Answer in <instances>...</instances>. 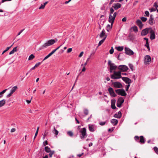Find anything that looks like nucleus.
Instances as JSON below:
<instances>
[{"label": "nucleus", "instance_id": "obj_1", "mask_svg": "<svg viewBox=\"0 0 158 158\" xmlns=\"http://www.w3.org/2000/svg\"><path fill=\"white\" fill-rule=\"evenodd\" d=\"M114 11V10L113 8L111 7L110 8V12L109 19L111 21L114 22L115 19L117 14V12H115L113 13Z\"/></svg>", "mask_w": 158, "mask_h": 158}, {"label": "nucleus", "instance_id": "obj_2", "mask_svg": "<svg viewBox=\"0 0 158 158\" xmlns=\"http://www.w3.org/2000/svg\"><path fill=\"white\" fill-rule=\"evenodd\" d=\"M56 42V41L54 39L49 40L41 47V49L46 48L48 47L53 44Z\"/></svg>", "mask_w": 158, "mask_h": 158}, {"label": "nucleus", "instance_id": "obj_3", "mask_svg": "<svg viewBox=\"0 0 158 158\" xmlns=\"http://www.w3.org/2000/svg\"><path fill=\"white\" fill-rule=\"evenodd\" d=\"M111 77L113 79H118L121 78V72L120 71L114 72L113 74L111 75Z\"/></svg>", "mask_w": 158, "mask_h": 158}, {"label": "nucleus", "instance_id": "obj_4", "mask_svg": "<svg viewBox=\"0 0 158 158\" xmlns=\"http://www.w3.org/2000/svg\"><path fill=\"white\" fill-rule=\"evenodd\" d=\"M108 64L110 68V73H112L113 70H115L117 68V66L114 64L112 63L110 60H108Z\"/></svg>", "mask_w": 158, "mask_h": 158}, {"label": "nucleus", "instance_id": "obj_5", "mask_svg": "<svg viewBox=\"0 0 158 158\" xmlns=\"http://www.w3.org/2000/svg\"><path fill=\"white\" fill-rule=\"evenodd\" d=\"M115 91L116 93L118 95L123 96H125L127 95V93H126L125 90L123 89H118L116 90Z\"/></svg>", "mask_w": 158, "mask_h": 158}, {"label": "nucleus", "instance_id": "obj_6", "mask_svg": "<svg viewBox=\"0 0 158 158\" xmlns=\"http://www.w3.org/2000/svg\"><path fill=\"white\" fill-rule=\"evenodd\" d=\"M125 53L127 55L130 56L133 55L134 54L133 51L129 48L125 47Z\"/></svg>", "mask_w": 158, "mask_h": 158}, {"label": "nucleus", "instance_id": "obj_7", "mask_svg": "<svg viewBox=\"0 0 158 158\" xmlns=\"http://www.w3.org/2000/svg\"><path fill=\"white\" fill-rule=\"evenodd\" d=\"M108 22L111 23V25L108 24L106 28V30L108 31H109L112 29V26L113 25V23H114V21H111L110 19H108Z\"/></svg>", "mask_w": 158, "mask_h": 158}, {"label": "nucleus", "instance_id": "obj_8", "mask_svg": "<svg viewBox=\"0 0 158 158\" xmlns=\"http://www.w3.org/2000/svg\"><path fill=\"white\" fill-rule=\"evenodd\" d=\"M124 102V100L123 99V98H119L117 102V106L118 107H120L121 106L122 104Z\"/></svg>", "mask_w": 158, "mask_h": 158}, {"label": "nucleus", "instance_id": "obj_9", "mask_svg": "<svg viewBox=\"0 0 158 158\" xmlns=\"http://www.w3.org/2000/svg\"><path fill=\"white\" fill-rule=\"evenodd\" d=\"M150 38L152 40L155 39V31L153 30L151 27H150Z\"/></svg>", "mask_w": 158, "mask_h": 158}, {"label": "nucleus", "instance_id": "obj_10", "mask_svg": "<svg viewBox=\"0 0 158 158\" xmlns=\"http://www.w3.org/2000/svg\"><path fill=\"white\" fill-rule=\"evenodd\" d=\"M118 69L122 72L126 71L128 69V67L125 65H120L118 66Z\"/></svg>", "mask_w": 158, "mask_h": 158}, {"label": "nucleus", "instance_id": "obj_11", "mask_svg": "<svg viewBox=\"0 0 158 158\" xmlns=\"http://www.w3.org/2000/svg\"><path fill=\"white\" fill-rule=\"evenodd\" d=\"M80 132L82 137L85 138L86 137V129L85 128H83L81 129L80 131Z\"/></svg>", "mask_w": 158, "mask_h": 158}, {"label": "nucleus", "instance_id": "obj_12", "mask_svg": "<svg viewBox=\"0 0 158 158\" xmlns=\"http://www.w3.org/2000/svg\"><path fill=\"white\" fill-rule=\"evenodd\" d=\"M150 27L146 28L143 30L141 32V35H146L148 33V32H150Z\"/></svg>", "mask_w": 158, "mask_h": 158}, {"label": "nucleus", "instance_id": "obj_13", "mask_svg": "<svg viewBox=\"0 0 158 158\" xmlns=\"http://www.w3.org/2000/svg\"><path fill=\"white\" fill-rule=\"evenodd\" d=\"M121 4L119 3H116L113 4L112 8L115 10H117L121 7Z\"/></svg>", "mask_w": 158, "mask_h": 158}, {"label": "nucleus", "instance_id": "obj_14", "mask_svg": "<svg viewBox=\"0 0 158 158\" xmlns=\"http://www.w3.org/2000/svg\"><path fill=\"white\" fill-rule=\"evenodd\" d=\"M114 87L116 88H121L123 87L122 84L119 82H115L112 83Z\"/></svg>", "mask_w": 158, "mask_h": 158}, {"label": "nucleus", "instance_id": "obj_15", "mask_svg": "<svg viewBox=\"0 0 158 158\" xmlns=\"http://www.w3.org/2000/svg\"><path fill=\"white\" fill-rule=\"evenodd\" d=\"M108 91L111 96H113L114 97H115L117 95L115 94L113 89L110 87L108 89Z\"/></svg>", "mask_w": 158, "mask_h": 158}, {"label": "nucleus", "instance_id": "obj_16", "mask_svg": "<svg viewBox=\"0 0 158 158\" xmlns=\"http://www.w3.org/2000/svg\"><path fill=\"white\" fill-rule=\"evenodd\" d=\"M151 57L148 55H146L145 56L144 58V63L145 64L149 63V62L151 61Z\"/></svg>", "mask_w": 158, "mask_h": 158}, {"label": "nucleus", "instance_id": "obj_17", "mask_svg": "<svg viewBox=\"0 0 158 158\" xmlns=\"http://www.w3.org/2000/svg\"><path fill=\"white\" fill-rule=\"evenodd\" d=\"M17 89V86H15L13 87L10 90V93L7 95V97L9 98L10 97L12 94L16 91Z\"/></svg>", "mask_w": 158, "mask_h": 158}, {"label": "nucleus", "instance_id": "obj_18", "mask_svg": "<svg viewBox=\"0 0 158 158\" xmlns=\"http://www.w3.org/2000/svg\"><path fill=\"white\" fill-rule=\"evenodd\" d=\"M89 129L91 132H94L96 129V127L94 125L89 124L88 125Z\"/></svg>", "mask_w": 158, "mask_h": 158}, {"label": "nucleus", "instance_id": "obj_19", "mask_svg": "<svg viewBox=\"0 0 158 158\" xmlns=\"http://www.w3.org/2000/svg\"><path fill=\"white\" fill-rule=\"evenodd\" d=\"M122 79L127 84H130L132 82L131 80L127 77H123Z\"/></svg>", "mask_w": 158, "mask_h": 158}, {"label": "nucleus", "instance_id": "obj_20", "mask_svg": "<svg viewBox=\"0 0 158 158\" xmlns=\"http://www.w3.org/2000/svg\"><path fill=\"white\" fill-rule=\"evenodd\" d=\"M153 15H151L150 18L148 20V23L151 25H152L153 24L154 22Z\"/></svg>", "mask_w": 158, "mask_h": 158}, {"label": "nucleus", "instance_id": "obj_21", "mask_svg": "<svg viewBox=\"0 0 158 158\" xmlns=\"http://www.w3.org/2000/svg\"><path fill=\"white\" fill-rule=\"evenodd\" d=\"M100 37L101 38L103 37V38H105V39L107 37V35H106L105 31L104 29H103L100 35Z\"/></svg>", "mask_w": 158, "mask_h": 158}, {"label": "nucleus", "instance_id": "obj_22", "mask_svg": "<svg viewBox=\"0 0 158 158\" xmlns=\"http://www.w3.org/2000/svg\"><path fill=\"white\" fill-rule=\"evenodd\" d=\"M136 23L140 29H141L142 28L143 24L140 20H137L136 21Z\"/></svg>", "mask_w": 158, "mask_h": 158}, {"label": "nucleus", "instance_id": "obj_23", "mask_svg": "<svg viewBox=\"0 0 158 158\" xmlns=\"http://www.w3.org/2000/svg\"><path fill=\"white\" fill-rule=\"evenodd\" d=\"M48 3V2L47 1L43 3V4H42L39 7V9L40 10L44 9L45 8V6Z\"/></svg>", "mask_w": 158, "mask_h": 158}, {"label": "nucleus", "instance_id": "obj_24", "mask_svg": "<svg viewBox=\"0 0 158 158\" xmlns=\"http://www.w3.org/2000/svg\"><path fill=\"white\" fill-rule=\"evenodd\" d=\"M111 107L113 109L116 108L115 106V100H111Z\"/></svg>", "mask_w": 158, "mask_h": 158}, {"label": "nucleus", "instance_id": "obj_25", "mask_svg": "<svg viewBox=\"0 0 158 158\" xmlns=\"http://www.w3.org/2000/svg\"><path fill=\"white\" fill-rule=\"evenodd\" d=\"M122 116V113L121 112L119 111L118 113H116L114 114V117L117 118H120Z\"/></svg>", "mask_w": 158, "mask_h": 158}, {"label": "nucleus", "instance_id": "obj_26", "mask_svg": "<svg viewBox=\"0 0 158 158\" xmlns=\"http://www.w3.org/2000/svg\"><path fill=\"white\" fill-rule=\"evenodd\" d=\"M111 123L113 124L114 125H116L118 123V121L115 119H113L111 120Z\"/></svg>", "mask_w": 158, "mask_h": 158}, {"label": "nucleus", "instance_id": "obj_27", "mask_svg": "<svg viewBox=\"0 0 158 158\" xmlns=\"http://www.w3.org/2000/svg\"><path fill=\"white\" fill-rule=\"evenodd\" d=\"M6 103V100L5 99L2 100L0 101V107L3 106Z\"/></svg>", "mask_w": 158, "mask_h": 158}, {"label": "nucleus", "instance_id": "obj_28", "mask_svg": "<svg viewBox=\"0 0 158 158\" xmlns=\"http://www.w3.org/2000/svg\"><path fill=\"white\" fill-rule=\"evenodd\" d=\"M17 51V47H15L13 49L9 52V55L13 54L15 52Z\"/></svg>", "mask_w": 158, "mask_h": 158}, {"label": "nucleus", "instance_id": "obj_29", "mask_svg": "<svg viewBox=\"0 0 158 158\" xmlns=\"http://www.w3.org/2000/svg\"><path fill=\"white\" fill-rule=\"evenodd\" d=\"M115 48L119 51H121L123 49V46L116 47Z\"/></svg>", "mask_w": 158, "mask_h": 158}, {"label": "nucleus", "instance_id": "obj_30", "mask_svg": "<svg viewBox=\"0 0 158 158\" xmlns=\"http://www.w3.org/2000/svg\"><path fill=\"white\" fill-rule=\"evenodd\" d=\"M67 134L69 136L71 137H73V132L71 131H68L67 132Z\"/></svg>", "mask_w": 158, "mask_h": 158}, {"label": "nucleus", "instance_id": "obj_31", "mask_svg": "<svg viewBox=\"0 0 158 158\" xmlns=\"http://www.w3.org/2000/svg\"><path fill=\"white\" fill-rule=\"evenodd\" d=\"M44 149L45 151L48 153L49 152L51 151L50 148L48 146L45 147Z\"/></svg>", "mask_w": 158, "mask_h": 158}, {"label": "nucleus", "instance_id": "obj_32", "mask_svg": "<svg viewBox=\"0 0 158 158\" xmlns=\"http://www.w3.org/2000/svg\"><path fill=\"white\" fill-rule=\"evenodd\" d=\"M131 29H132L133 31L135 32H137L138 31V30L137 27L136 26H133L131 28Z\"/></svg>", "mask_w": 158, "mask_h": 158}, {"label": "nucleus", "instance_id": "obj_33", "mask_svg": "<svg viewBox=\"0 0 158 158\" xmlns=\"http://www.w3.org/2000/svg\"><path fill=\"white\" fill-rule=\"evenodd\" d=\"M52 132L55 135H58V131L56 129L55 127H54V130H53Z\"/></svg>", "mask_w": 158, "mask_h": 158}, {"label": "nucleus", "instance_id": "obj_34", "mask_svg": "<svg viewBox=\"0 0 158 158\" xmlns=\"http://www.w3.org/2000/svg\"><path fill=\"white\" fill-rule=\"evenodd\" d=\"M105 40V38H103L102 40H101L100 41H99V43L98 44V46H100L104 41Z\"/></svg>", "mask_w": 158, "mask_h": 158}, {"label": "nucleus", "instance_id": "obj_35", "mask_svg": "<svg viewBox=\"0 0 158 158\" xmlns=\"http://www.w3.org/2000/svg\"><path fill=\"white\" fill-rule=\"evenodd\" d=\"M48 134V132L47 131H46L44 134H43V138H45L47 137V135Z\"/></svg>", "mask_w": 158, "mask_h": 158}, {"label": "nucleus", "instance_id": "obj_36", "mask_svg": "<svg viewBox=\"0 0 158 158\" xmlns=\"http://www.w3.org/2000/svg\"><path fill=\"white\" fill-rule=\"evenodd\" d=\"M34 58H35L33 54H32L29 56L28 59V60H32Z\"/></svg>", "mask_w": 158, "mask_h": 158}, {"label": "nucleus", "instance_id": "obj_37", "mask_svg": "<svg viewBox=\"0 0 158 158\" xmlns=\"http://www.w3.org/2000/svg\"><path fill=\"white\" fill-rule=\"evenodd\" d=\"M12 46V45L10 46V47H7L6 49L2 53V54H4L5 52H7L8 50Z\"/></svg>", "mask_w": 158, "mask_h": 158}, {"label": "nucleus", "instance_id": "obj_38", "mask_svg": "<svg viewBox=\"0 0 158 158\" xmlns=\"http://www.w3.org/2000/svg\"><path fill=\"white\" fill-rule=\"evenodd\" d=\"M136 139L137 141H138V140H139V139H140L139 140L140 142L142 143H144L145 142V140H144V139Z\"/></svg>", "mask_w": 158, "mask_h": 158}, {"label": "nucleus", "instance_id": "obj_39", "mask_svg": "<svg viewBox=\"0 0 158 158\" xmlns=\"http://www.w3.org/2000/svg\"><path fill=\"white\" fill-rule=\"evenodd\" d=\"M141 20L143 22H145L147 20V18L144 17H141L140 18Z\"/></svg>", "mask_w": 158, "mask_h": 158}, {"label": "nucleus", "instance_id": "obj_40", "mask_svg": "<svg viewBox=\"0 0 158 158\" xmlns=\"http://www.w3.org/2000/svg\"><path fill=\"white\" fill-rule=\"evenodd\" d=\"M49 154V156L50 157H51L52 156V155L54 154L55 152L54 151H51Z\"/></svg>", "mask_w": 158, "mask_h": 158}, {"label": "nucleus", "instance_id": "obj_41", "mask_svg": "<svg viewBox=\"0 0 158 158\" xmlns=\"http://www.w3.org/2000/svg\"><path fill=\"white\" fill-rule=\"evenodd\" d=\"M84 114L85 115H87L88 114L89 111H88V110H87V109H85L84 110Z\"/></svg>", "mask_w": 158, "mask_h": 158}, {"label": "nucleus", "instance_id": "obj_42", "mask_svg": "<svg viewBox=\"0 0 158 158\" xmlns=\"http://www.w3.org/2000/svg\"><path fill=\"white\" fill-rule=\"evenodd\" d=\"M129 66L130 68L131 69V70L132 71H133V68H134L133 65L132 64H129Z\"/></svg>", "mask_w": 158, "mask_h": 158}, {"label": "nucleus", "instance_id": "obj_43", "mask_svg": "<svg viewBox=\"0 0 158 158\" xmlns=\"http://www.w3.org/2000/svg\"><path fill=\"white\" fill-rule=\"evenodd\" d=\"M154 149L155 152L158 154V148L156 147L154 148Z\"/></svg>", "mask_w": 158, "mask_h": 158}, {"label": "nucleus", "instance_id": "obj_44", "mask_svg": "<svg viewBox=\"0 0 158 158\" xmlns=\"http://www.w3.org/2000/svg\"><path fill=\"white\" fill-rule=\"evenodd\" d=\"M145 46L149 50H150V48H149V43H148V41L146 42V44H145Z\"/></svg>", "mask_w": 158, "mask_h": 158}, {"label": "nucleus", "instance_id": "obj_45", "mask_svg": "<svg viewBox=\"0 0 158 158\" xmlns=\"http://www.w3.org/2000/svg\"><path fill=\"white\" fill-rule=\"evenodd\" d=\"M153 6L155 7V9L157 10V8L158 7V5H157V2H155L154 3Z\"/></svg>", "mask_w": 158, "mask_h": 158}, {"label": "nucleus", "instance_id": "obj_46", "mask_svg": "<svg viewBox=\"0 0 158 158\" xmlns=\"http://www.w3.org/2000/svg\"><path fill=\"white\" fill-rule=\"evenodd\" d=\"M145 16L148 17L149 15V13L148 11H146L145 12Z\"/></svg>", "mask_w": 158, "mask_h": 158}, {"label": "nucleus", "instance_id": "obj_47", "mask_svg": "<svg viewBox=\"0 0 158 158\" xmlns=\"http://www.w3.org/2000/svg\"><path fill=\"white\" fill-rule=\"evenodd\" d=\"M114 52V49H113V48L112 47H111V49L110 50L109 52L110 54H112Z\"/></svg>", "mask_w": 158, "mask_h": 158}, {"label": "nucleus", "instance_id": "obj_48", "mask_svg": "<svg viewBox=\"0 0 158 158\" xmlns=\"http://www.w3.org/2000/svg\"><path fill=\"white\" fill-rule=\"evenodd\" d=\"M72 49L71 48H69L67 50V52L68 53H69L72 52Z\"/></svg>", "mask_w": 158, "mask_h": 158}, {"label": "nucleus", "instance_id": "obj_49", "mask_svg": "<svg viewBox=\"0 0 158 158\" xmlns=\"http://www.w3.org/2000/svg\"><path fill=\"white\" fill-rule=\"evenodd\" d=\"M7 90V89H5L4 90H3L1 92H0V95H1V94H4L6 91Z\"/></svg>", "mask_w": 158, "mask_h": 158}, {"label": "nucleus", "instance_id": "obj_50", "mask_svg": "<svg viewBox=\"0 0 158 158\" xmlns=\"http://www.w3.org/2000/svg\"><path fill=\"white\" fill-rule=\"evenodd\" d=\"M149 10H150V12H152L155 11L156 10V9L154 8H152L150 9H149Z\"/></svg>", "mask_w": 158, "mask_h": 158}, {"label": "nucleus", "instance_id": "obj_51", "mask_svg": "<svg viewBox=\"0 0 158 158\" xmlns=\"http://www.w3.org/2000/svg\"><path fill=\"white\" fill-rule=\"evenodd\" d=\"M16 130L15 128H12L11 129L10 132L11 133L14 132L16 131Z\"/></svg>", "mask_w": 158, "mask_h": 158}, {"label": "nucleus", "instance_id": "obj_52", "mask_svg": "<svg viewBox=\"0 0 158 158\" xmlns=\"http://www.w3.org/2000/svg\"><path fill=\"white\" fill-rule=\"evenodd\" d=\"M130 84H128V85H127L126 89V91H127L128 90L129 87L130 86Z\"/></svg>", "mask_w": 158, "mask_h": 158}, {"label": "nucleus", "instance_id": "obj_53", "mask_svg": "<svg viewBox=\"0 0 158 158\" xmlns=\"http://www.w3.org/2000/svg\"><path fill=\"white\" fill-rule=\"evenodd\" d=\"M106 123V122H101L99 123V124L101 126L104 125Z\"/></svg>", "mask_w": 158, "mask_h": 158}, {"label": "nucleus", "instance_id": "obj_54", "mask_svg": "<svg viewBox=\"0 0 158 158\" xmlns=\"http://www.w3.org/2000/svg\"><path fill=\"white\" fill-rule=\"evenodd\" d=\"M41 64V63L40 62H38L35 65V67L36 68L38 67L39 65H40Z\"/></svg>", "mask_w": 158, "mask_h": 158}, {"label": "nucleus", "instance_id": "obj_55", "mask_svg": "<svg viewBox=\"0 0 158 158\" xmlns=\"http://www.w3.org/2000/svg\"><path fill=\"white\" fill-rule=\"evenodd\" d=\"M83 54H84L83 52H81L79 55V57H82V56Z\"/></svg>", "mask_w": 158, "mask_h": 158}, {"label": "nucleus", "instance_id": "obj_56", "mask_svg": "<svg viewBox=\"0 0 158 158\" xmlns=\"http://www.w3.org/2000/svg\"><path fill=\"white\" fill-rule=\"evenodd\" d=\"M127 21V17H124L122 19V21L123 22H125Z\"/></svg>", "mask_w": 158, "mask_h": 158}, {"label": "nucleus", "instance_id": "obj_57", "mask_svg": "<svg viewBox=\"0 0 158 158\" xmlns=\"http://www.w3.org/2000/svg\"><path fill=\"white\" fill-rule=\"evenodd\" d=\"M86 70V69L85 66H84L83 68V69H82L81 72H85Z\"/></svg>", "mask_w": 158, "mask_h": 158}, {"label": "nucleus", "instance_id": "obj_58", "mask_svg": "<svg viewBox=\"0 0 158 158\" xmlns=\"http://www.w3.org/2000/svg\"><path fill=\"white\" fill-rule=\"evenodd\" d=\"M24 30V29H23V30H21L20 32H19L18 34V35H17V36H18L19 35L21 34V33L23 31V30Z\"/></svg>", "mask_w": 158, "mask_h": 158}, {"label": "nucleus", "instance_id": "obj_59", "mask_svg": "<svg viewBox=\"0 0 158 158\" xmlns=\"http://www.w3.org/2000/svg\"><path fill=\"white\" fill-rule=\"evenodd\" d=\"M48 144V142L47 140L45 141V142H44L43 143V145L44 146H45L46 145Z\"/></svg>", "mask_w": 158, "mask_h": 158}, {"label": "nucleus", "instance_id": "obj_60", "mask_svg": "<svg viewBox=\"0 0 158 158\" xmlns=\"http://www.w3.org/2000/svg\"><path fill=\"white\" fill-rule=\"evenodd\" d=\"M115 0H111L109 3V5H111L113 2H114V1Z\"/></svg>", "mask_w": 158, "mask_h": 158}, {"label": "nucleus", "instance_id": "obj_61", "mask_svg": "<svg viewBox=\"0 0 158 158\" xmlns=\"http://www.w3.org/2000/svg\"><path fill=\"white\" fill-rule=\"evenodd\" d=\"M38 131H36V132L35 133V135L34 136V138H35L36 137L37 135L38 134Z\"/></svg>", "mask_w": 158, "mask_h": 158}, {"label": "nucleus", "instance_id": "obj_62", "mask_svg": "<svg viewBox=\"0 0 158 158\" xmlns=\"http://www.w3.org/2000/svg\"><path fill=\"white\" fill-rule=\"evenodd\" d=\"M52 54H53L52 53V52H51L48 55V57H49L50 56H52Z\"/></svg>", "mask_w": 158, "mask_h": 158}, {"label": "nucleus", "instance_id": "obj_63", "mask_svg": "<svg viewBox=\"0 0 158 158\" xmlns=\"http://www.w3.org/2000/svg\"><path fill=\"white\" fill-rule=\"evenodd\" d=\"M52 54H53L52 53V52H51L48 55V57H49L50 56H52Z\"/></svg>", "mask_w": 158, "mask_h": 158}, {"label": "nucleus", "instance_id": "obj_64", "mask_svg": "<svg viewBox=\"0 0 158 158\" xmlns=\"http://www.w3.org/2000/svg\"><path fill=\"white\" fill-rule=\"evenodd\" d=\"M52 54H53L52 53V52H51L48 55V57H49L50 56H52Z\"/></svg>", "mask_w": 158, "mask_h": 158}]
</instances>
